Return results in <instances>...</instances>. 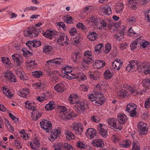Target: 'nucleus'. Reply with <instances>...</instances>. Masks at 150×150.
<instances>
[{
	"instance_id": "f257e3e1",
	"label": "nucleus",
	"mask_w": 150,
	"mask_h": 150,
	"mask_svg": "<svg viewBox=\"0 0 150 150\" xmlns=\"http://www.w3.org/2000/svg\"><path fill=\"white\" fill-rule=\"evenodd\" d=\"M91 51L87 50L85 53L83 58V61L82 64V68L84 69H87L88 68V64L92 61V56L90 54Z\"/></svg>"
},
{
	"instance_id": "f03ea898",
	"label": "nucleus",
	"mask_w": 150,
	"mask_h": 150,
	"mask_svg": "<svg viewBox=\"0 0 150 150\" xmlns=\"http://www.w3.org/2000/svg\"><path fill=\"white\" fill-rule=\"evenodd\" d=\"M55 40L57 41V42L59 45H61L62 46L65 45H67L69 42H67L69 40L67 36H66V41H64L65 39V35L64 34H62L59 33L57 34H55Z\"/></svg>"
},
{
	"instance_id": "7ed1b4c3",
	"label": "nucleus",
	"mask_w": 150,
	"mask_h": 150,
	"mask_svg": "<svg viewBox=\"0 0 150 150\" xmlns=\"http://www.w3.org/2000/svg\"><path fill=\"white\" fill-rule=\"evenodd\" d=\"M40 30L35 28L30 27L28 30L24 31V35L26 37L32 38L36 37L38 36Z\"/></svg>"
},
{
	"instance_id": "20e7f679",
	"label": "nucleus",
	"mask_w": 150,
	"mask_h": 150,
	"mask_svg": "<svg viewBox=\"0 0 150 150\" xmlns=\"http://www.w3.org/2000/svg\"><path fill=\"white\" fill-rule=\"evenodd\" d=\"M146 123L142 121L139 122L137 125V130L139 134L141 135H145L148 132V128Z\"/></svg>"
},
{
	"instance_id": "39448f33",
	"label": "nucleus",
	"mask_w": 150,
	"mask_h": 150,
	"mask_svg": "<svg viewBox=\"0 0 150 150\" xmlns=\"http://www.w3.org/2000/svg\"><path fill=\"white\" fill-rule=\"evenodd\" d=\"M140 63V61L138 60H131L129 62V64H127L126 69L128 71L133 70L135 67H137Z\"/></svg>"
},
{
	"instance_id": "423d86ee",
	"label": "nucleus",
	"mask_w": 150,
	"mask_h": 150,
	"mask_svg": "<svg viewBox=\"0 0 150 150\" xmlns=\"http://www.w3.org/2000/svg\"><path fill=\"white\" fill-rule=\"evenodd\" d=\"M117 120L115 118H110L107 120L108 123L109 127L112 129H119L121 130L122 128L121 127L118 126L116 124V122H117Z\"/></svg>"
},
{
	"instance_id": "0eeeda50",
	"label": "nucleus",
	"mask_w": 150,
	"mask_h": 150,
	"mask_svg": "<svg viewBox=\"0 0 150 150\" xmlns=\"http://www.w3.org/2000/svg\"><path fill=\"white\" fill-rule=\"evenodd\" d=\"M41 127L45 131L47 132L52 129V124L50 122L46 120H43L40 122Z\"/></svg>"
},
{
	"instance_id": "6e6552de",
	"label": "nucleus",
	"mask_w": 150,
	"mask_h": 150,
	"mask_svg": "<svg viewBox=\"0 0 150 150\" xmlns=\"http://www.w3.org/2000/svg\"><path fill=\"white\" fill-rule=\"evenodd\" d=\"M105 125H103V124L100 123L98 125L97 130L98 132L104 138H106L108 135L107 130L104 129Z\"/></svg>"
},
{
	"instance_id": "1a4fd4ad",
	"label": "nucleus",
	"mask_w": 150,
	"mask_h": 150,
	"mask_svg": "<svg viewBox=\"0 0 150 150\" xmlns=\"http://www.w3.org/2000/svg\"><path fill=\"white\" fill-rule=\"evenodd\" d=\"M119 28V32L115 36V38L118 40H120L124 36L126 30L125 27L123 25H121Z\"/></svg>"
},
{
	"instance_id": "9d476101",
	"label": "nucleus",
	"mask_w": 150,
	"mask_h": 150,
	"mask_svg": "<svg viewBox=\"0 0 150 150\" xmlns=\"http://www.w3.org/2000/svg\"><path fill=\"white\" fill-rule=\"evenodd\" d=\"M4 76L7 78L10 82H16L17 80L15 75L11 71H8L4 73Z\"/></svg>"
},
{
	"instance_id": "9b49d317",
	"label": "nucleus",
	"mask_w": 150,
	"mask_h": 150,
	"mask_svg": "<svg viewBox=\"0 0 150 150\" xmlns=\"http://www.w3.org/2000/svg\"><path fill=\"white\" fill-rule=\"evenodd\" d=\"M118 121L119 123L121 124H124L127 120V118L126 115L122 113H119L117 116Z\"/></svg>"
},
{
	"instance_id": "f8f14e48",
	"label": "nucleus",
	"mask_w": 150,
	"mask_h": 150,
	"mask_svg": "<svg viewBox=\"0 0 150 150\" xmlns=\"http://www.w3.org/2000/svg\"><path fill=\"white\" fill-rule=\"evenodd\" d=\"M86 134L88 137L93 138L96 136L97 133L95 129L89 128L87 130Z\"/></svg>"
},
{
	"instance_id": "ddd939ff",
	"label": "nucleus",
	"mask_w": 150,
	"mask_h": 150,
	"mask_svg": "<svg viewBox=\"0 0 150 150\" xmlns=\"http://www.w3.org/2000/svg\"><path fill=\"white\" fill-rule=\"evenodd\" d=\"M122 65V63L120 59H115L112 64V67L115 69L119 70Z\"/></svg>"
},
{
	"instance_id": "4468645a",
	"label": "nucleus",
	"mask_w": 150,
	"mask_h": 150,
	"mask_svg": "<svg viewBox=\"0 0 150 150\" xmlns=\"http://www.w3.org/2000/svg\"><path fill=\"white\" fill-rule=\"evenodd\" d=\"M70 103H81L78 96L76 95H70L69 98Z\"/></svg>"
},
{
	"instance_id": "2eb2a0df",
	"label": "nucleus",
	"mask_w": 150,
	"mask_h": 150,
	"mask_svg": "<svg viewBox=\"0 0 150 150\" xmlns=\"http://www.w3.org/2000/svg\"><path fill=\"white\" fill-rule=\"evenodd\" d=\"M54 89L56 91L58 92H62L65 89L64 85L62 82L59 83L54 86Z\"/></svg>"
},
{
	"instance_id": "dca6fc26",
	"label": "nucleus",
	"mask_w": 150,
	"mask_h": 150,
	"mask_svg": "<svg viewBox=\"0 0 150 150\" xmlns=\"http://www.w3.org/2000/svg\"><path fill=\"white\" fill-rule=\"evenodd\" d=\"M137 69L139 72H144L145 74L146 70L147 69V66L143 62L140 61V63L138 64Z\"/></svg>"
},
{
	"instance_id": "f3484780",
	"label": "nucleus",
	"mask_w": 150,
	"mask_h": 150,
	"mask_svg": "<svg viewBox=\"0 0 150 150\" xmlns=\"http://www.w3.org/2000/svg\"><path fill=\"white\" fill-rule=\"evenodd\" d=\"M42 115V113L38 111L34 110L32 113V118L33 120H36L40 118Z\"/></svg>"
},
{
	"instance_id": "a211bd4d",
	"label": "nucleus",
	"mask_w": 150,
	"mask_h": 150,
	"mask_svg": "<svg viewBox=\"0 0 150 150\" xmlns=\"http://www.w3.org/2000/svg\"><path fill=\"white\" fill-rule=\"evenodd\" d=\"M95 95H96V97L98 98V100H99L100 102H101L102 103H103L105 102V99L103 97V93L96 92H95ZM98 100L95 102V103H99L98 102H97Z\"/></svg>"
},
{
	"instance_id": "6ab92c4d",
	"label": "nucleus",
	"mask_w": 150,
	"mask_h": 150,
	"mask_svg": "<svg viewBox=\"0 0 150 150\" xmlns=\"http://www.w3.org/2000/svg\"><path fill=\"white\" fill-rule=\"evenodd\" d=\"M59 74V72L58 71H50L49 73V75L54 80L55 82L58 81L59 78L57 76V74Z\"/></svg>"
},
{
	"instance_id": "aec40b11",
	"label": "nucleus",
	"mask_w": 150,
	"mask_h": 150,
	"mask_svg": "<svg viewBox=\"0 0 150 150\" xmlns=\"http://www.w3.org/2000/svg\"><path fill=\"white\" fill-rule=\"evenodd\" d=\"M97 34L94 32H89L88 34V38L90 40L94 41L98 37Z\"/></svg>"
},
{
	"instance_id": "412c9836",
	"label": "nucleus",
	"mask_w": 150,
	"mask_h": 150,
	"mask_svg": "<svg viewBox=\"0 0 150 150\" xmlns=\"http://www.w3.org/2000/svg\"><path fill=\"white\" fill-rule=\"evenodd\" d=\"M33 144L31 142L30 145L31 147L34 150H37L38 147L39 146V143L38 142V140L37 137H35L33 139Z\"/></svg>"
},
{
	"instance_id": "4be33fe9",
	"label": "nucleus",
	"mask_w": 150,
	"mask_h": 150,
	"mask_svg": "<svg viewBox=\"0 0 150 150\" xmlns=\"http://www.w3.org/2000/svg\"><path fill=\"white\" fill-rule=\"evenodd\" d=\"M90 78L93 80H97V79L100 77V74L98 71L95 72H90L89 74Z\"/></svg>"
},
{
	"instance_id": "5701e85b",
	"label": "nucleus",
	"mask_w": 150,
	"mask_h": 150,
	"mask_svg": "<svg viewBox=\"0 0 150 150\" xmlns=\"http://www.w3.org/2000/svg\"><path fill=\"white\" fill-rule=\"evenodd\" d=\"M62 60L60 58H56L54 59L49 60L47 61L48 64L50 63H55L56 64H60L62 62Z\"/></svg>"
},
{
	"instance_id": "b1692460",
	"label": "nucleus",
	"mask_w": 150,
	"mask_h": 150,
	"mask_svg": "<svg viewBox=\"0 0 150 150\" xmlns=\"http://www.w3.org/2000/svg\"><path fill=\"white\" fill-rule=\"evenodd\" d=\"M55 34H56L54 32L49 30H47L43 33L44 36L50 39L52 38L53 37H55Z\"/></svg>"
},
{
	"instance_id": "393cba45",
	"label": "nucleus",
	"mask_w": 150,
	"mask_h": 150,
	"mask_svg": "<svg viewBox=\"0 0 150 150\" xmlns=\"http://www.w3.org/2000/svg\"><path fill=\"white\" fill-rule=\"evenodd\" d=\"M58 133H60V132L58 129H55L53 133L51 134L49 140L51 142H54L55 139L57 138V135H59Z\"/></svg>"
},
{
	"instance_id": "a878e982",
	"label": "nucleus",
	"mask_w": 150,
	"mask_h": 150,
	"mask_svg": "<svg viewBox=\"0 0 150 150\" xmlns=\"http://www.w3.org/2000/svg\"><path fill=\"white\" fill-rule=\"evenodd\" d=\"M92 144L93 146L97 147H102V142L100 139L95 140L92 142Z\"/></svg>"
},
{
	"instance_id": "bb28decb",
	"label": "nucleus",
	"mask_w": 150,
	"mask_h": 150,
	"mask_svg": "<svg viewBox=\"0 0 150 150\" xmlns=\"http://www.w3.org/2000/svg\"><path fill=\"white\" fill-rule=\"evenodd\" d=\"M52 47L48 45H45L43 47V51L46 54H48L52 51Z\"/></svg>"
},
{
	"instance_id": "cd10ccee",
	"label": "nucleus",
	"mask_w": 150,
	"mask_h": 150,
	"mask_svg": "<svg viewBox=\"0 0 150 150\" xmlns=\"http://www.w3.org/2000/svg\"><path fill=\"white\" fill-rule=\"evenodd\" d=\"M95 65L98 68L100 69L105 66V62L101 60H97L95 61Z\"/></svg>"
},
{
	"instance_id": "c85d7f7f",
	"label": "nucleus",
	"mask_w": 150,
	"mask_h": 150,
	"mask_svg": "<svg viewBox=\"0 0 150 150\" xmlns=\"http://www.w3.org/2000/svg\"><path fill=\"white\" fill-rule=\"evenodd\" d=\"M75 106V109L76 111H83L86 109L84 104H77Z\"/></svg>"
},
{
	"instance_id": "c756f323",
	"label": "nucleus",
	"mask_w": 150,
	"mask_h": 150,
	"mask_svg": "<svg viewBox=\"0 0 150 150\" xmlns=\"http://www.w3.org/2000/svg\"><path fill=\"white\" fill-rule=\"evenodd\" d=\"M117 94L119 98H124L127 96L128 93L126 91L122 90L117 93Z\"/></svg>"
},
{
	"instance_id": "7c9ffc66",
	"label": "nucleus",
	"mask_w": 150,
	"mask_h": 150,
	"mask_svg": "<svg viewBox=\"0 0 150 150\" xmlns=\"http://www.w3.org/2000/svg\"><path fill=\"white\" fill-rule=\"evenodd\" d=\"M73 117L72 114L70 112H67L63 113L62 115L61 118L63 119L69 120Z\"/></svg>"
},
{
	"instance_id": "2f4dec72",
	"label": "nucleus",
	"mask_w": 150,
	"mask_h": 150,
	"mask_svg": "<svg viewBox=\"0 0 150 150\" xmlns=\"http://www.w3.org/2000/svg\"><path fill=\"white\" fill-rule=\"evenodd\" d=\"M127 89L134 96L138 94L139 93V92L135 89L134 87H131L130 86H127Z\"/></svg>"
},
{
	"instance_id": "473e14b6",
	"label": "nucleus",
	"mask_w": 150,
	"mask_h": 150,
	"mask_svg": "<svg viewBox=\"0 0 150 150\" xmlns=\"http://www.w3.org/2000/svg\"><path fill=\"white\" fill-rule=\"evenodd\" d=\"M37 88H40L41 89H43L45 88L47 86V83L45 82L42 83L38 82L35 84Z\"/></svg>"
},
{
	"instance_id": "72a5a7b5",
	"label": "nucleus",
	"mask_w": 150,
	"mask_h": 150,
	"mask_svg": "<svg viewBox=\"0 0 150 150\" xmlns=\"http://www.w3.org/2000/svg\"><path fill=\"white\" fill-rule=\"evenodd\" d=\"M62 150L64 149L67 150H73V147L70 144L67 143H62Z\"/></svg>"
},
{
	"instance_id": "f704fd0d",
	"label": "nucleus",
	"mask_w": 150,
	"mask_h": 150,
	"mask_svg": "<svg viewBox=\"0 0 150 150\" xmlns=\"http://www.w3.org/2000/svg\"><path fill=\"white\" fill-rule=\"evenodd\" d=\"M104 78L105 79H110L112 76V74L109 69H107L104 73Z\"/></svg>"
},
{
	"instance_id": "c9c22d12",
	"label": "nucleus",
	"mask_w": 150,
	"mask_h": 150,
	"mask_svg": "<svg viewBox=\"0 0 150 150\" xmlns=\"http://www.w3.org/2000/svg\"><path fill=\"white\" fill-rule=\"evenodd\" d=\"M63 19L64 21L67 23L70 24L73 23L72 21V18L69 15L64 16Z\"/></svg>"
},
{
	"instance_id": "e433bc0d",
	"label": "nucleus",
	"mask_w": 150,
	"mask_h": 150,
	"mask_svg": "<svg viewBox=\"0 0 150 150\" xmlns=\"http://www.w3.org/2000/svg\"><path fill=\"white\" fill-rule=\"evenodd\" d=\"M48 98V97L46 94H43L42 96L37 97H36V99L39 101V102H41L42 101L47 100Z\"/></svg>"
},
{
	"instance_id": "4c0bfd02",
	"label": "nucleus",
	"mask_w": 150,
	"mask_h": 150,
	"mask_svg": "<svg viewBox=\"0 0 150 150\" xmlns=\"http://www.w3.org/2000/svg\"><path fill=\"white\" fill-rule=\"evenodd\" d=\"M32 74L33 76L36 78H39L43 76L42 73L40 71H33L32 72Z\"/></svg>"
},
{
	"instance_id": "58836bf2",
	"label": "nucleus",
	"mask_w": 150,
	"mask_h": 150,
	"mask_svg": "<svg viewBox=\"0 0 150 150\" xmlns=\"http://www.w3.org/2000/svg\"><path fill=\"white\" fill-rule=\"evenodd\" d=\"M65 134L66 135V137L67 139L69 140L71 139H74L75 136L72 133L70 132L66 131L65 132Z\"/></svg>"
},
{
	"instance_id": "ea45409f",
	"label": "nucleus",
	"mask_w": 150,
	"mask_h": 150,
	"mask_svg": "<svg viewBox=\"0 0 150 150\" xmlns=\"http://www.w3.org/2000/svg\"><path fill=\"white\" fill-rule=\"evenodd\" d=\"M104 10V13H106L107 15H108L111 14V10L110 6H108L103 7Z\"/></svg>"
},
{
	"instance_id": "a19ab883",
	"label": "nucleus",
	"mask_w": 150,
	"mask_h": 150,
	"mask_svg": "<svg viewBox=\"0 0 150 150\" xmlns=\"http://www.w3.org/2000/svg\"><path fill=\"white\" fill-rule=\"evenodd\" d=\"M103 46L104 45L103 44H99L96 47L95 51L97 53L100 52H101V49L102 47H103Z\"/></svg>"
},
{
	"instance_id": "79ce46f5",
	"label": "nucleus",
	"mask_w": 150,
	"mask_h": 150,
	"mask_svg": "<svg viewBox=\"0 0 150 150\" xmlns=\"http://www.w3.org/2000/svg\"><path fill=\"white\" fill-rule=\"evenodd\" d=\"M32 104H25V106L28 109L34 111L36 109V107L33 105Z\"/></svg>"
},
{
	"instance_id": "37998d69",
	"label": "nucleus",
	"mask_w": 150,
	"mask_h": 150,
	"mask_svg": "<svg viewBox=\"0 0 150 150\" xmlns=\"http://www.w3.org/2000/svg\"><path fill=\"white\" fill-rule=\"evenodd\" d=\"M132 150H140L138 141L133 142Z\"/></svg>"
},
{
	"instance_id": "c03bdc74",
	"label": "nucleus",
	"mask_w": 150,
	"mask_h": 150,
	"mask_svg": "<svg viewBox=\"0 0 150 150\" xmlns=\"http://www.w3.org/2000/svg\"><path fill=\"white\" fill-rule=\"evenodd\" d=\"M62 143L55 144L54 145V149L55 150H62Z\"/></svg>"
},
{
	"instance_id": "a18cd8bd",
	"label": "nucleus",
	"mask_w": 150,
	"mask_h": 150,
	"mask_svg": "<svg viewBox=\"0 0 150 150\" xmlns=\"http://www.w3.org/2000/svg\"><path fill=\"white\" fill-rule=\"evenodd\" d=\"M55 107L52 104H47L45 106V108L47 110H51Z\"/></svg>"
},
{
	"instance_id": "49530a36",
	"label": "nucleus",
	"mask_w": 150,
	"mask_h": 150,
	"mask_svg": "<svg viewBox=\"0 0 150 150\" xmlns=\"http://www.w3.org/2000/svg\"><path fill=\"white\" fill-rule=\"evenodd\" d=\"M88 20L90 23H92L93 25H96L97 23V20L94 17L88 18Z\"/></svg>"
},
{
	"instance_id": "de8ad7c7",
	"label": "nucleus",
	"mask_w": 150,
	"mask_h": 150,
	"mask_svg": "<svg viewBox=\"0 0 150 150\" xmlns=\"http://www.w3.org/2000/svg\"><path fill=\"white\" fill-rule=\"evenodd\" d=\"M57 109L58 111H59L60 112H63V113H64L67 110V108L64 106H57Z\"/></svg>"
},
{
	"instance_id": "09e8293b",
	"label": "nucleus",
	"mask_w": 150,
	"mask_h": 150,
	"mask_svg": "<svg viewBox=\"0 0 150 150\" xmlns=\"http://www.w3.org/2000/svg\"><path fill=\"white\" fill-rule=\"evenodd\" d=\"M21 56L18 54H15L12 55V57L13 60L15 62H16L17 60L21 57Z\"/></svg>"
},
{
	"instance_id": "8fccbe9b",
	"label": "nucleus",
	"mask_w": 150,
	"mask_h": 150,
	"mask_svg": "<svg viewBox=\"0 0 150 150\" xmlns=\"http://www.w3.org/2000/svg\"><path fill=\"white\" fill-rule=\"evenodd\" d=\"M64 76L66 78L68 79L69 80L72 79H74L76 78V76L74 74L73 75H72L71 76H69L68 73L64 72Z\"/></svg>"
},
{
	"instance_id": "3c124183",
	"label": "nucleus",
	"mask_w": 150,
	"mask_h": 150,
	"mask_svg": "<svg viewBox=\"0 0 150 150\" xmlns=\"http://www.w3.org/2000/svg\"><path fill=\"white\" fill-rule=\"evenodd\" d=\"M137 41H134L130 45L131 50L133 51L134 50L137 48Z\"/></svg>"
},
{
	"instance_id": "603ef678",
	"label": "nucleus",
	"mask_w": 150,
	"mask_h": 150,
	"mask_svg": "<svg viewBox=\"0 0 150 150\" xmlns=\"http://www.w3.org/2000/svg\"><path fill=\"white\" fill-rule=\"evenodd\" d=\"M24 62L23 57L21 56V57L18 59L16 62L17 64V66H19L23 63Z\"/></svg>"
},
{
	"instance_id": "864d4df0",
	"label": "nucleus",
	"mask_w": 150,
	"mask_h": 150,
	"mask_svg": "<svg viewBox=\"0 0 150 150\" xmlns=\"http://www.w3.org/2000/svg\"><path fill=\"white\" fill-rule=\"evenodd\" d=\"M33 47H38L40 45L41 42L39 41H32Z\"/></svg>"
},
{
	"instance_id": "5fc2aeb1",
	"label": "nucleus",
	"mask_w": 150,
	"mask_h": 150,
	"mask_svg": "<svg viewBox=\"0 0 150 150\" xmlns=\"http://www.w3.org/2000/svg\"><path fill=\"white\" fill-rule=\"evenodd\" d=\"M145 18L147 21L148 22H150V10L148 11L145 14Z\"/></svg>"
},
{
	"instance_id": "6e6d98bb",
	"label": "nucleus",
	"mask_w": 150,
	"mask_h": 150,
	"mask_svg": "<svg viewBox=\"0 0 150 150\" xmlns=\"http://www.w3.org/2000/svg\"><path fill=\"white\" fill-rule=\"evenodd\" d=\"M22 51H23V55L24 57H28L29 56H32V53L26 50V51L23 50H22Z\"/></svg>"
},
{
	"instance_id": "4d7b16f0",
	"label": "nucleus",
	"mask_w": 150,
	"mask_h": 150,
	"mask_svg": "<svg viewBox=\"0 0 150 150\" xmlns=\"http://www.w3.org/2000/svg\"><path fill=\"white\" fill-rule=\"evenodd\" d=\"M5 121L6 122L5 124L6 125V126L8 128H9V129H10V131L11 132L13 131V128L12 127L11 125L9 123L8 120L7 119H5Z\"/></svg>"
},
{
	"instance_id": "13d9d810",
	"label": "nucleus",
	"mask_w": 150,
	"mask_h": 150,
	"mask_svg": "<svg viewBox=\"0 0 150 150\" xmlns=\"http://www.w3.org/2000/svg\"><path fill=\"white\" fill-rule=\"evenodd\" d=\"M88 98L91 101V102L94 101L98 99V98H97L93 94H90L88 96Z\"/></svg>"
},
{
	"instance_id": "bf43d9fd",
	"label": "nucleus",
	"mask_w": 150,
	"mask_h": 150,
	"mask_svg": "<svg viewBox=\"0 0 150 150\" xmlns=\"http://www.w3.org/2000/svg\"><path fill=\"white\" fill-rule=\"evenodd\" d=\"M63 70L65 73H69L71 72V68L69 66L64 67L63 69Z\"/></svg>"
},
{
	"instance_id": "052dcab7",
	"label": "nucleus",
	"mask_w": 150,
	"mask_h": 150,
	"mask_svg": "<svg viewBox=\"0 0 150 150\" xmlns=\"http://www.w3.org/2000/svg\"><path fill=\"white\" fill-rule=\"evenodd\" d=\"M27 93L25 92H24V91H21L18 92V94L21 96V97H22L23 98H26Z\"/></svg>"
},
{
	"instance_id": "680f3d73",
	"label": "nucleus",
	"mask_w": 150,
	"mask_h": 150,
	"mask_svg": "<svg viewBox=\"0 0 150 150\" xmlns=\"http://www.w3.org/2000/svg\"><path fill=\"white\" fill-rule=\"evenodd\" d=\"M105 52L106 53H108L111 49V45L110 44H108L105 46Z\"/></svg>"
},
{
	"instance_id": "e2e57ef3",
	"label": "nucleus",
	"mask_w": 150,
	"mask_h": 150,
	"mask_svg": "<svg viewBox=\"0 0 150 150\" xmlns=\"http://www.w3.org/2000/svg\"><path fill=\"white\" fill-rule=\"evenodd\" d=\"M130 142L129 140H126L124 144H122V146L124 147H128L130 145Z\"/></svg>"
},
{
	"instance_id": "0e129e2a",
	"label": "nucleus",
	"mask_w": 150,
	"mask_h": 150,
	"mask_svg": "<svg viewBox=\"0 0 150 150\" xmlns=\"http://www.w3.org/2000/svg\"><path fill=\"white\" fill-rule=\"evenodd\" d=\"M92 120L96 122H98L99 121V118L96 116H92L91 117Z\"/></svg>"
},
{
	"instance_id": "69168bd1",
	"label": "nucleus",
	"mask_w": 150,
	"mask_h": 150,
	"mask_svg": "<svg viewBox=\"0 0 150 150\" xmlns=\"http://www.w3.org/2000/svg\"><path fill=\"white\" fill-rule=\"evenodd\" d=\"M32 41H28L26 42V45L28 47V48L30 49H31L32 47H33V44Z\"/></svg>"
},
{
	"instance_id": "338daca9",
	"label": "nucleus",
	"mask_w": 150,
	"mask_h": 150,
	"mask_svg": "<svg viewBox=\"0 0 150 150\" xmlns=\"http://www.w3.org/2000/svg\"><path fill=\"white\" fill-rule=\"evenodd\" d=\"M72 61L74 63H77L78 62L76 58V57L75 56V55L74 53H72Z\"/></svg>"
},
{
	"instance_id": "774afa93",
	"label": "nucleus",
	"mask_w": 150,
	"mask_h": 150,
	"mask_svg": "<svg viewBox=\"0 0 150 150\" xmlns=\"http://www.w3.org/2000/svg\"><path fill=\"white\" fill-rule=\"evenodd\" d=\"M137 106L135 104H130V108L131 111L136 110Z\"/></svg>"
}]
</instances>
